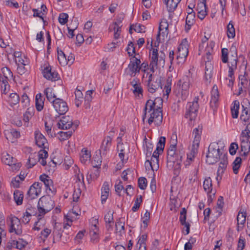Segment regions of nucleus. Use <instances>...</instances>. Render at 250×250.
Instances as JSON below:
<instances>
[{
    "mask_svg": "<svg viewBox=\"0 0 250 250\" xmlns=\"http://www.w3.org/2000/svg\"><path fill=\"white\" fill-rule=\"evenodd\" d=\"M152 42L153 41L151 39L150 44L151 49L150 51L149 55L151 59L150 67V70L152 72H154L158 64H159L160 65H164L165 55L162 52V54L159 56L157 49L152 47Z\"/></svg>",
    "mask_w": 250,
    "mask_h": 250,
    "instance_id": "3",
    "label": "nucleus"
},
{
    "mask_svg": "<svg viewBox=\"0 0 250 250\" xmlns=\"http://www.w3.org/2000/svg\"><path fill=\"white\" fill-rule=\"evenodd\" d=\"M185 152L182 149H168L167 150V166L172 168L175 165V168H180L182 158Z\"/></svg>",
    "mask_w": 250,
    "mask_h": 250,
    "instance_id": "1",
    "label": "nucleus"
},
{
    "mask_svg": "<svg viewBox=\"0 0 250 250\" xmlns=\"http://www.w3.org/2000/svg\"><path fill=\"white\" fill-rule=\"evenodd\" d=\"M240 106L239 102L235 100L233 102L232 105L231 107V111L232 117L237 118L239 114V109Z\"/></svg>",
    "mask_w": 250,
    "mask_h": 250,
    "instance_id": "32",
    "label": "nucleus"
},
{
    "mask_svg": "<svg viewBox=\"0 0 250 250\" xmlns=\"http://www.w3.org/2000/svg\"><path fill=\"white\" fill-rule=\"evenodd\" d=\"M58 60L60 64L62 66H65L67 64V61L65 55L61 50L57 49Z\"/></svg>",
    "mask_w": 250,
    "mask_h": 250,
    "instance_id": "40",
    "label": "nucleus"
},
{
    "mask_svg": "<svg viewBox=\"0 0 250 250\" xmlns=\"http://www.w3.org/2000/svg\"><path fill=\"white\" fill-rule=\"evenodd\" d=\"M46 187V190H48L52 194H55L56 189L54 188L52 180L49 177L43 183Z\"/></svg>",
    "mask_w": 250,
    "mask_h": 250,
    "instance_id": "36",
    "label": "nucleus"
},
{
    "mask_svg": "<svg viewBox=\"0 0 250 250\" xmlns=\"http://www.w3.org/2000/svg\"><path fill=\"white\" fill-rule=\"evenodd\" d=\"M195 21V14L188 15L186 20L185 29L188 31Z\"/></svg>",
    "mask_w": 250,
    "mask_h": 250,
    "instance_id": "28",
    "label": "nucleus"
},
{
    "mask_svg": "<svg viewBox=\"0 0 250 250\" xmlns=\"http://www.w3.org/2000/svg\"><path fill=\"white\" fill-rule=\"evenodd\" d=\"M179 83L181 85L182 92H186L188 89L190 83V78L188 76H184L182 79L180 80Z\"/></svg>",
    "mask_w": 250,
    "mask_h": 250,
    "instance_id": "25",
    "label": "nucleus"
},
{
    "mask_svg": "<svg viewBox=\"0 0 250 250\" xmlns=\"http://www.w3.org/2000/svg\"><path fill=\"white\" fill-rule=\"evenodd\" d=\"M1 72L2 73V76L6 77V79H11L13 77L12 72L10 69L7 67L2 68Z\"/></svg>",
    "mask_w": 250,
    "mask_h": 250,
    "instance_id": "53",
    "label": "nucleus"
},
{
    "mask_svg": "<svg viewBox=\"0 0 250 250\" xmlns=\"http://www.w3.org/2000/svg\"><path fill=\"white\" fill-rule=\"evenodd\" d=\"M243 110L240 115V119L244 122H248L250 118V112L247 107L242 105Z\"/></svg>",
    "mask_w": 250,
    "mask_h": 250,
    "instance_id": "44",
    "label": "nucleus"
},
{
    "mask_svg": "<svg viewBox=\"0 0 250 250\" xmlns=\"http://www.w3.org/2000/svg\"><path fill=\"white\" fill-rule=\"evenodd\" d=\"M224 154L219 148L217 143H211L208 146L206 155V162L209 165L215 164L221 160Z\"/></svg>",
    "mask_w": 250,
    "mask_h": 250,
    "instance_id": "2",
    "label": "nucleus"
},
{
    "mask_svg": "<svg viewBox=\"0 0 250 250\" xmlns=\"http://www.w3.org/2000/svg\"><path fill=\"white\" fill-rule=\"evenodd\" d=\"M117 146L118 151L119 152V156L123 163L125 162V154L127 153L128 147L127 145H124L123 143L118 142Z\"/></svg>",
    "mask_w": 250,
    "mask_h": 250,
    "instance_id": "21",
    "label": "nucleus"
},
{
    "mask_svg": "<svg viewBox=\"0 0 250 250\" xmlns=\"http://www.w3.org/2000/svg\"><path fill=\"white\" fill-rule=\"evenodd\" d=\"M43 77L47 80L55 81L58 80V74L55 71H52L50 65L44 67L42 70Z\"/></svg>",
    "mask_w": 250,
    "mask_h": 250,
    "instance_id": "16",
    "label": "nucleus"
},
{
    "mask_svg": "<svg viewBox=\"0 0 250 250\" xmlns=\"http://www.w3.org/2000/svg\"><path fill=\"white\" fill-rule=\"evenodd\" d=\"M247 213L245 211H241V210L238 213L237 216V230L239 231V225H244L246 222Z\"/></svg>",
    "mask_w": 250,
    "mask_h": 250,
    "instance_id": "35",
    "label": "nucleus"
},
{
    "mask_svg": "<svg viewBox=\"0 0 250 250\" xmlns=\"http://www.w3.org/2000/svg\"><path fill=\"white\" fill-rule=\"evenodd\" d=\"M10 221L9 232H14L16 234L20 235L22 234V226L20 220L17 217L10 215L9 217Z\"/></svg>",
    "mask_w": 250,
    "mask_h": 250,
    "instance_id": "8",
    "label": "nucleus"
},
{
    "mask_svg": "<svg viewBox=\"0 0 250 250\" xmlns=\"http://www.w3.org/2000/svg\"><path fill=\"white\" fill-rule=\"evenodd\" d=\"M239 79L240 81L241 84L245 86L247 85L248 83L250 81V77L248 72L245 71L243 75H240L239 76Z\"/></svg>",
    "mask_w": 250,
    "mask_h": 250,
    "instance_id": "41",
    "label": "nucleus"
},
{
    "mask_svg": "<svg viewBox=\"0 0 250 250\" xmlns=\"http://www.w3.org/2000/svg\"><path fill=\"white\" fill-rule=\"evenodd\" d=\"M40 164L44 166L46 165L45 159L48 157V153L44 149L41 150L38 153H37Z\"/></svg>",
    "mask_w": 250,
    "mask_h": 250,
    "instance_id": "29",
    "label": "nucleus"
},
{
    "mask_svg": "<svg viewBox=\"0 0 250 250\" xmlns=\"http://www.w3.org/2000/svg\"><path fill=\"white\" fill-rule=\"evenodd\" d=\"M57 125L61 129H68L71 127L74 129L78 125L77 123H73L71 117L69 116L63 117Z\"/></svg>",
    "mask_w": 250,
    "mask_h": 250,
    "instance_id": "11",
    "label": "nucleus"
},
{
    "mask_svg": "<svg viewBox=\"0 0 250 250\" xmlns=\"http://www.w3.org/2000/svg\"><path fill=\"white\" fill-rule=\"evenodd\" d=\"M241 162L242 159L239 157H237L232 163L233 171L235 174L238 172V169L241 166Z\"/></svg>",
    "mask_w": 250,
    "mask_h": 250,
    "instance_id": "47",
    "label": "nucleus"
},
{
    "mask_svg": "<svg viewBox=\"0 0 250 250\" xmlns=\"http://www.w3.org/2000/svg\"><path fill=\"white\" fill-rule=\"evenodd\" d=\"M44 93L46 96L47 99L51 103L52 101H55L56 96L54 92V90L51 87H47L44 90Z\"/></svg>",
    "mask_w": 250,
    "mask_h": 250,
    "instance_id": "31",
    "label": "nucleus"
},
{
    "mask_svg": "<svg viewBox=\"0 0 250 250\" xmlns=\"http://www.w3.org/2000/svg\"><path fill=\"white\" fill-rule=\"evenodd\" d=\"M127 53L129 56H132L135 53V49L134 46V44L132 42H130L128 44V47L126 49Z\"/></svg>",
    "mask_w": 250,
    "mask_h": 250,
    "instance_id": "62",
    "label": "nucleus"
},
{
    "mask_svg": "<svg viewBox=\"0 0 250 250\" xmlns=\"http://www.w3.org/2000/svg\"><path fill=\"white\" fill-rule=\"evenodd\" d=\"M142 202V196L141 195L137 196L134 206L132 208V210L134 212L138 210L140 208V205Z\"/></svg>",
    "mask_w": 250,
    "mask_h": 250,
    "instance_id": "54",
    "label": "nucleus"
},
{
    "mask_svg": "<svg viewBox=\"0 0 250 250\" xmlns=\"http://www.w3.org/2000/svg\"><path fill=\"white\" fill-rule=\"evenodd\" d=\"M171 79L168 78L167 79L166 84L164 86L163 91L164 92V95H165L168 97L169 94L171 92Z\"/></svg>",
    "mask_w": 250,
    "mask_h": 250,
    "instance_id": "48",
    "label": "nucleus"
},
{
    "mask_svg": "<svg viewBox=\"0 0 250 250\" xmlns=\"http://www.w3.org/2000/svg\"><path fill=\"white\" fill-rule=\"evenodd\" d=\"M1 161L5 164L10 166H13V168L14 170H18L21 167V163H17V160L6 152H3L1 154Z\"/></svg>",
    "mask_w": 250,
    "mask_h": 250,
    "instance_id": "10",
    "label": "nucleus"
},
{
    "mask_svg": "<svg viewBox=\"0 0 250 250\" xmlns=\"http://www.w3.org/2000/svg\"><path fill=\"white\" fill-rule=\"evenodd\" d=\"M42 183L35 182L29 188L28 192V196L31 199H34L37 198L41 194Z\"/></svg>",
    "mask_w": 250,
    "mask_h": 250,
    "instance_id": "13",
    "label": "nucleus"
},
{
    "mask_svg": "<svg viewBox=\"0 0 250 250\" xmlns=\"http://www.w3.org/2000/svg\"><path fill=\"white\" fill-rule=\"evenodd\" d=\"M7 134L5 132V135H6V138L8 139V135H11L14 138L17 139L19 138L20 137V132L19 131L12 128L10 129L9 131L7 130Z\"/></svg>",
    "mask_w": 250,
    "mask_h": 250,
    "instance_id": "51",
    "label": "nucleus"
},
{
    "mask_svg": "<svg viewBox=\"0 0 250 250\" xmlns=\"http://www.w3.org/2000/svg\"><path fill=\"white\" fill-rule=\"evenodd\" d=\"M20 99V97L17 93H11L9 96V102L11 104L15 105L19 103Z\"/></svg>",
    "mask_w": 250,
    "mask_h": 250,
    "instance_id": "50",
    "label": "nucleus"
},
{
    "mask_svg": "<svg viewBox=\"0 0 250 250\" xmlns=\"http://www.w3.org/2000/svg\"><path fill=\"white\" fill-rule=\"evenodd\" d=\"M169 12L173 11L181 0H163Z\"/></svg>",
    "mask_w": 250,
    "mask_h": 250,
    "instance_id": "27",
    "label": "nucleus"
},
{
    "mask_svg": "<svg viewBox=\"0 0 250 250\" xmlns=\"http://www.w3.org/2000/svg\"><path fill=\"white\" fill-rule=\"evenodd\" d=\"M201 131L198 128H195L193 131V135H194V140L193 143L199 144L201 138L200 133Z\"/></svg>",
    "mask_w": 250,
    "mask_h": 250,
    "instance_id": "55",
    "label": "nucleus"
},
{
    "mask_svg": "<svg viewBox=\"0 0 250 250\" xmlns=\"http://www.w3.org/2000/svg\"><path fill=\"white\" fill-rule=\"evenodd\" d=\"M147 185L146 179L144 177H140L138 179V187L141 189H145Z\"/></svg>",
    "mask_w": 250,
    "mask_h": 250,
    "instance_id": "58",
    "label": "nucleus"
},
{
    "mask_svg": "<svg viewBox=\"0 0 250 250\" xmlns=\"http://www.w3.org/2000/svg\"><path fill=\"white\" fill-rule=\"evenodd\" d=\"M204 190L208 193L211 192L212 189V180L210 177L206 178L203 183Z\"/></svg>",
    "mask_w": 250,
    "mask_h": 250,
    "instance_id": "37",
    "label": "nucleus"
},
{
    "mask_svg": "<svg viewBox=\"0 0 250 250\" xmlns=\"http://www.w3.org/2000/svg\"><path fill=\"white\" fill-rule=\"evenodd\" d=\"M199 144L193 143L191 146L190 151L187 154V160L185 163L186 167L189 166L190 162L192 161L195 155L198 153V150Z\"/></svg>",
    "mask_w": 250,
    "mask_h": 250,
    "instance_id": "18",
    "label": "nucleus"
},
{
    "mask_svg": "<svg viewBox=\"0 0 250 250\" xmlns=\"http://www.w3.org/2000/svg\"><path fill=\"white\" fill-rule=\"evenodd\" d=\"M222 61L224 63H227L228 62V50L227 48H224L222 49Z\"/></svg>",
    "mask_w": 250,
    "mask_h": 250,
    "instance_id": "59",
    "label": "nucleus"
},
{
    "mask_svg": "<svg viewBox=\"0 0 250 250\" xmlns=\"http://www.w3.org/2000/svg\"><path fill=\"white\" fill-rule=\"evenodd\" d=\"M148 91L153 94L159 89H162V80L161 77L154 78L152 77V74H150L148 77L147 83Z\"/></svg>",
    "mask_w": 250,
    "mask_h": 250,
    "instance_id": "7",
    "label": "nucleus"
},
{
    "mask_svg": "<svg viewBox=\"0 0 250 250\" xmlns=\"http://www.w3.org/2000/svg\"><path fill=\"white\" fill-rule=\"evenodd\" d=\"M233 49V52L235 55L234 56L233 59H230V61L228 62V67H229V74L228 76L230 78H234V72L237 68V64L238 62L237 59V51L235 47H231V49Z\"/></svg>",
    "mask_w": 250,
    "mask_h": 250,
    "instance_id": "15",
    "label": "nucleus"
},
{
    "mask_svg": "<svg viewBox=\"0 0 250 250\" xmlns=\"http://www.w3.org/2000/svg\"><path fill=\"white\" fill-rule=\"evenodd\" d=\"M187 219V209L186 208H182L181 211H180V216L179 217V221L180 222L181 225H184L186 222Z\"/></svg>",
    "mask_w": 250,
    "mask_h": 250,
    "instance_id": "52",
    "label": "nucleus"
},
{
    "mask_svg": "<svg viewBox=\"0 0 250 250\" xmlns=\"http://www.w3.org/2000/svg\"><path fill=\"white\" fill-rule=\"evenodd\" d=\"M238 148V144L235 143H232L230 144V147L229 148V153L231 155H233L236 154V150Z\"/></svg>",
    "mask_w": 250,
    "mask_h": 250,
    "instance_id": "63",
    "label": "nucleus"
},
{
    "mask_svg": "<svg viewBox=\"0 0 250 250\" xmlns=\"http://www.w3.org/2000/svg\"><path fill=\"white\" fill-rule=\"evenodd\" d=\"M101 152L99 151V154H96L94 155L92 164L94 167H100L102 164Z\"/></svg>",
    "mask_w": 250,
    "mask_h": 250,
    "instance_id": "38",
    "label": "nucleus"
},
{
    "mask_svg": "<svg viewBox=\"0 0 250 250\" xmlns=\"http://www.w3.org/2000/svg\"><path fill=\"white\" fill-rule=\"evenodd\" d=\"M34 113V109L32 108H28L25 113L23 114V121L28 124L29 121ZM28 126V125H26Z\"/></svg>",
    "mask_w": 250,
    "mask_h": 250,
    "instance_id": "45",
    "label": "nucleus"
},
{
    "mask_svg": "<svg viewBox=\"0 0 250 250\" xmlns=\"http://www.w3.org/2000/svg\"><path fill=\"white\" fill-rule=\"evenodd\" d=\"M227 36L229 38H233L235 36V29L231 21L227 26Z\"/></svg>",
    "mask_w": 250,
    "mask_h": 250,
    "instance_id": "46",
    "label": "nucleus"
},
{
    "mask_svg": "<svg viewBox=\"0 0 250 250\" xmlns=\"http://www.w3.org/2000/svg\"><path fill=\"white\" fill-rule=\"evenodd\" d=\"M250 132L246 130H243L240 135V140H244L246 141H250Z\"/></svg>",
    "mask_w": 250,
    "mask_h": 250,
    "instance_id": "64",
    "label": "nucleus"
},
{
    "mask_svg": "<svg viewBox=\"0 0 250 250\" xmlns=\"http://www.w3.org/2000/svg\"><path fill=\"white\" fill-rule=\"evenodd\" d=\"M35 104L36 109L38 111H41L43 109L44 99L41 93L37 94L36 96Z\"/></svg>",
    "mask_w": 250,
    "mask_h": 250,
    "instance_id": "30",
    "label": "nucleus"
},
{
    "mask_svg": "<svg viewBox=\"0 0 250 250\" xmlns=\"http://www.w3.org/2000/svg\"><path fill=\"white\" fill-rule=\"evenodd\" d=\"M146 167L151 168L153 171H157L159 168V159L151 158L150 160H146L145 162Z\"/></svg>",
    "mask_w": 250,
    "mask_h": 250,
    "instance_id": "22",
    "label": "nucleus"
},
{
    "mask_svg": "<svg viewBox=\"0 0 250 250\" xmlns=\"http://www.w3.org/2000/svg\"><path fill=\"white\" fill-rule=\"evenodd\" d=\"M228 165V157L227 154L223 155L219 164V166L217 170V174L219 175L220 173H223L225 170Z\"/></svg>",
    "mask_w": 250,
    "mask_h": 250,
    "instance_id": "26",
    "label": "nucleus"
},
{
    "mask_svg": "<svg viewBox=\"0 0 250 250\" xmlns=\"http://www.w3.org/2000/svg\"><path fill=\"white\" fill-rule=\"evenodd\" d=\"M163 121L162 110L154 109L150 114V117L148 120V123L150 125L154 123L156 125H160Z\"/></svg>",
    "mask_w": 250,
    "mask_h": 250,
    "instance_id": "12",
    "label": "nucleus"
},
{
    "mask_svg": "<svg viewBox=\"0 0 250 250\" xmlns=\"http://www.w3.org/2000/svg\"><path fill=\"white\" fill-rule=\"evenodd\" d=\"M38 162H40L37 153H32L30 154L28 159V167H32L34 166Z\"/></svg>",
    "mask_w": 250,
    "mask_h": 250,
    "instance_id": "33",
    "label": "nucleus"
},
{
    "mask_svg": "<svg viewBox=\"0 0 250 250\" xmlns=\"http://www.w3.org/2000/svg\"><path fill=\"white\" fill-rule=\"evenodd\" d=\"M23 194L22 192L16 190L14 193V199L17 205H21L22 203Z\"/></svg>",
    "mask_w": 250,
    "mask_h": 250,
    "instance_id": "39",
    "label": "nucleus"
},
{
    "mask_svg": "<svg viewBox=\"0 0 250 250\" xmlns=\"http://www.w3.org/2000/svg\"><path fill=\"white\" fill-rule=\"evenodd\" d=\"M141 62L139 59L133 56L131 59L130 63L128 65V69L131 72L130 75L135 76L137 73H139L140 71L139 64Z\"/></svg>",
    "mask_w": 250,
    "mask_h": 250,
    "instance_id": "14",
    "label": "nucleus"
},
{
    "mask_svg": "<svg viewBox=\"0 0 250 250\" xmlns=\"http://www.w3.org/2000/svg\"><path fill=\"white\" fill-rule=\"evenodd\" d=\"M21 100L23 107H26L29 104V99L26 94L22 95Z\"/></svg>",
    "mask_w": 250,
    "mask_h": 250,
    "instance_id": "60",
    "label": "nucleus"
},
{
    "mask_svg": "<svg viewBox=\"0 0 250 250\" xmlns=\"http://www.w3.org/2000/svg\"><path fill=\"white\" fill-rule=\"evenodd\" d=\"M90 157L91 155L90 152L85 148L83 149L80 158L81 162L83 163H85L86 162L90 160Z\"/></svg>",
    "mask_w": 250,
    "mask_h": 250,
    "instance_id": "43",
    "label": "nucleus"
},
{
    "mask_svg": "<svg viewBox=\"0 0 250 250\" xmlns=\"http://www.w3.org/2000/svg\"><path fill=\"white\" fill-rule=\"evenodd\" d=\"M68 15L66 13H61L59 16L58 20L61 24H65L68 21Z\"/></svg>",
    "mask_w": 250,
    "mask_h": 250,
    "instance_id": "57",
    "label": "nucleus"
},
{
    "mask_svg": "<svg viewBox=\"0 0 250 250\" xmlns=\"http://www.w3.org/2000/svg\"><path fill=\"white\" fill-rule=\"evenodd\" d=\"M168 28V24L167 21L166 19H163L161 20L159 24V32L157 35L156 39L158 42H160V32L163 30L167 29Z\"/></svg>",
    "mask_w": 250,
    "mask_h": 250,
    "instance_id": "34",
    "label": "nucleus"
},
{
    "mask_svg": "<svg viewBox=\"0 0 250 250\" xmlns=\"http://www.w3.org/2000/svg\"><path fill=\"white\" fill-rule=\"evenodd\" d=\"M211 100H210V106L213 110L217 108V104L219 99V92L217 89V87L214 85L211 92Z\"/></svg>",
    "mask_w": 250,
    "mask_h": 250,
    "instance_id": "19",
    "label": "nucleus"
},
{
    "mask_svg": "<svg viewBox=\"0 0 250 250\" xmlns=\"http://www.w3.org/2000/svg\"><path fill=\"white\" fill-rule=\"evenodd\" d=\"M112 138L111 136H107L103 140L101 148L99 151L101 152L103 155H105L107 151H109L111 146Z\"/></svg>",
    "mask_w": 250,
    "mask_h": 250,
    "instance_id": "20",
    "label": "nucleus"
},
{
    "mask_svg": "<svg viewBox=\"0 0 250 250\" xmlns=\"http://www.w3.org/2000/svg\"><path fill=\"white\" fill-rule=\"evenodd\" d=\"M156 109V105H155V103L153 102V100H148L146 103L144 108L145 110H148V112L153 111L154 109Z\"/></svg>",
    "mask_w": 250,
    "mask_h": 250,
    "instance_id": "49",
    "label": "nucleus"
},
{
    "mask_svg": "<svg viewBox=\"0 0 250 250\" xmlns=\"http://www.w3.org/2000/svg\"><path fill=\"white\" fill-rule=\"evenodd\" d=\"M34 135L36 144L40 147L45 148L48 145L45 137L39 130L35 131Z\"/></svg>",
    "mask_w": 250,
    "mask_h": 250,
    "instance_id": "17",
    "label": "nucleus"
},
{
    "mask_svg": "<svg viewBox=\"0 0 250 250\" xmlns=\"http://www.w3.org/2000/svg\"><path fill=\"white\" fill-rule=\"evenodd\" d=\"M113 213L111 211H109L104 216V221L105 223H114L113 221Z\"/></svg>",
    "mask_w": 250,
    "mask_h": 250,
    "instance_id": "61",
    "label": "nucleus"
},
{
    "mask_svg": "<svg viewBox=\"0 0 250 250\" xmlns=\"http://www.w3.org/2000/svg\"><path fill=\"white\" fill-rule=\"evenodd\" d=\"M54 201L48 196H42L38 204V216L43 217L44 215L50 211L54 207Z\"/></svg>",
    "mask_w": 250,
    "mask_h": 250,
    "instance_id": "4",
    "label": "nucleus"
},
{
    "mask_svg": "<svg viewBox=\"0 0 250 250\" xmlns=\"http://www.w3.org/2000/svg\"><path fill=\"white\" fill-rule=\"evenodd\" d=\"M188 53V41L186 39L183 40L179 45L176 55V61L177 64L183 63Z\"/></svg>",
    "mask_w": 250,
    "mask_h": 250,
    "instance_id": "6",
    "label": "nucleus"
},
{
    "mask_svg": "<svg viewBox=\"0 0 250 250\" xmlns=\"http://www.w3.org/2000/svg\"><path fill=\"white\" fill-rule=\"evenodd\" d=\"M44 223L43 217L38 215V221L35 223L33 229L39 231L43 227Z\"/></svg>",
    "mask_w": 250,
    "mask_h": 250,
    "instance_id": "42",
    "label": "nucleus"
},
{
    "mask_svg": "<svg viewBox=\"0 0 250 250\" xmlns=\"http://www.w3.org/2000/svg\"><path fill=\"white\" fill-rule=\"evenodd\" d=\"M241 140V151L240 152L241 156L246 157L250 150V142L244 140Z\"/></svg>",
    "mask_w": 250,
    "mask_h": 250,
    "instance_id": "23",
    "label": "nucleus"
},
{
    "mask_svg": "<svg viewBox=\"0 0 250 250\" xmlns=\"http://www.w3.org/2000/svg\"><path fill=\"white\" fill-rule=\"evenodd\" d=\"M52 104L55 111L60 115L65 114L68 110L67 103L62 99L56 98Z\"/></svg>",
    "mask_w": 250,
    "mask_h": 250,
    "instance_id": "9",
    "label": "nucleus"
},
{
    "mask_svg": "<svg viewBox=\"0 0 250 250\" xmlns=\"http://www.w3.org/2000/svg\"><path fill=\"white\" fill-rule=\"evenodd\" d=\"M122 25H121V22H114L111 25H110L109 30L110 31H118L121 32V27Z\"/></svg>",
    "mask_w": 250,
    "mask_h": 250,
    "instance_id": "56",
    "label": "nucleus"
},
{
    "mask_svg": "<svg viewBox=\"0 0 250 250\" xmlns=\"http://www.w3.org/2000/svg\"><path fill=\"white\" fill-rule=\"evenodd\" d=\"M198 100L199 97H195L193 102H188L187 104L185 117L189 119V124H191L192 121H194L197 117L199 108Z\"/></svg>",
    "mask_w": 250,
    "mask_h": 250,
    "instance_id": "5",
    "label": "nucleus"
},
{
    "mask_svg": "<svg viewBox=\"0 0 250 250\" xmlns=\"http://www.w3.org/2000/svg\"><path fill=\"white\" fill-rule=\"evenodd\" d=\"M99 228L96 224L91 226L90 229V235L93 243H96L99 241Z\"/></svg>",
    "mask_w": 250,
    "mask_h": 250,
    "instance_id": "24",
    "label": "nucleus"
}]
</instances>
